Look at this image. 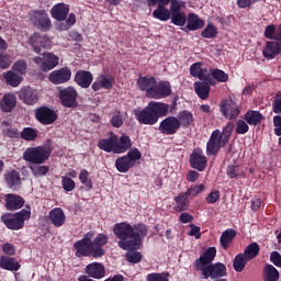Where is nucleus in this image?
Here are the masks:
<instances>
[{
    "mask_svg": "<svg viewBox=\"0 0 281 281\" xmlns=\"http://www.w3.org/2000/svg\"><path fill=\"white\" fill-rule=\"evenodd\" d=\"M30 43L35 54H41V47L44 49H52V40L47 35L35 33L31 36Z\"/></svg>",
    "mask_w": 281,
    "mask_h": 281,
    "instance_id": "4468645a",
    "label": "nucleus"
},
{
    "mask_svg": "<svg viewBox=\"0 0 281 281\" xmlns=\"http://www.w3.org/2000/svg\"><path fill=\"white\" fill-rule=\"evenodd\" d=\"M190 74L193 78H199V80H204V82L212 85V78H210V74L207 72L206 68L202 67L201 63L191 65Z\"/></svg>",
    "mask_w": 281,
    "mask_h": 281,
    "instance_id": "412c9836",
    "label": "nucleus"
},
{
    "mask_svg": "<svg viewBox=\"0 0 281 281\" xmlns=\"http://www.w3.org/2000/svg\"><path fill=\"white\" fill-rule=\"evenodd\" d=\"M2 131L3 135H5L7 137H11L12 139H19V137H21V133L19 132V130L10 126L5 121L2 122Z\"/></svg>",
    "mask_w": 281,
    "mask_h": 281,
    "instance_id": "de8ad7c7",
    "label": "nucleus"
},
{
    "mask_svg": "<svg viewBox=\"0 0 281 281\" xmlns=\"http://www.w3.org/2000/svg\"><path fill=\"white\" fill-rule=\"evenodd\" d=\"M91 238H93V233H88L81 240L74 245L78 258L81 256H90V254H92L93 258H102V256H104V249L94 248Z\"/></svg>",
    "mask_w": 281,
    "mask_h": 281,
    "instance_id": "7ed1b4c3",
    "label": "nucleus"
},
{
    "mask_svg": "<svg viewBox=\"0 0 281 281\" xmlns=\"http://www.w3.org/2000/svg\"><path fill=\"white\" fill-rule=\"evenodd\" d=\"M154 19H157L158 21H170L171 12L168 7H161L158 5L156 10L153 12Z\"/></svg>",
    "mask_w": 281,
    "mask_h": 281,
    "instance_id": "a19ab883",
    "label": "nucleus"
},
{
    "mask_svg": "<svg viewBox=\"0 0 281 281\" xmlns=\"http://www.w3.org/2000/svg\"><path fill=\"white\" fill-rule=\"evenodd\" d=\"M147 281H170V273L168 272H161V273H149L146 277Z\"/></svg>",
    "mask_w": 281,
    "mask_h": 281,
    "instance_id": "6e6d98bb",
    "label": "nucleus"
},
{
    "mask_svg": "<svg viewBox=\"0 0 281 281\" xmlns=\"http://www.w3.org/2000/svg\"><path fill=\"white\" fill-rule=\"evenodd\" d=\"M258 254H260V246L257 243H251L244 251L246 260H254Z\"/></svg>",
    "mask_w": 281,
    "mask_h": 281,
    "instance_id": "49530a36",
    "label": "nucleus"
},
{
    "mask_svg": "<svg viewBox=\"0 0 281 281\" xmlns=\"http://www.w3.org/2000/svg\"><path fill=\"white\" fill-rule=\"evenodd\" d=\"M272 110H273V113H277V114L281 113V92H278L274 95V99L272 102Z\"/></svg>",
    "mask_w": 281,
    "mask_h": 281,
    "instance_id": "338daca9",
    "label": "nucleus"
},
{
    "mask_svg": "<svg viewBox=\"0 0 281 281\" xmlns=\"http://www.w3.org/2000/svg\"><path fill=\"white\" fill-rule=\"evenodd\" d=\"M86 273L87 276H89V278H93L94 280H101V278H104L105 273L104 266L99 262L89 263L86 267Z\"/></svg>",
    "mask_w": 281,
    "mask_h": 281,
    "instance_id": "b1692460",
    "label": "nucleus"
},
{
    "mask_svg": "<svg viewBox=\"0 0 281 281\" xmlns=\"http://www.w3.org/2000/svg\"><path fill=\"white\" fill-rule=\"evenodd\" d=\"M13 71L19 74L20 76H25L27 74V61L19 60L13 64Z\"/></svg>",
    "mask_w": 281,
    "mask_h": 281,
    "instance_id": "052dcab7",
    "label": "nucleus"
},
{
    "mask_svg": "<svg viewBox=\"0 0 281 281\" xmlns=\"http://www.w3.org/2000/svg\"><path fill=\"white\" fill-rule=\"evenodd\" d=\"M180 128L179 119H177V116H168L159 124V131L162 135H175Z\"/></svg>",
    "mask_w": 281,
    "mask_h": 281,
    "instance_id": "f8f14e48",
    "label": "nucleus"
},
{
    "mask_svg": "<svg viewBox=\"0 0 281 281\" xmlns=\"http://www.w3.org/2000/svg\"><path fill=\"white\" fill-rule=\"evenodd\" d=\"M61 187L65 192H74L76 182L69 176H61Z\"/></svg>",
    "mask_w": 281,
    "mask_h": 281,
    "instance_id": "603ef678",
    "label": "nucleus"
},
{
    "mask_svg": "<svg viewBox=\"0 0 281 281\" xmlns=\"http://www.w3.org/2000/svg\"><path fill=\"white\" fill-rule=\"evenodd\" d=\"M274 135L281 137V115L273 116Z\"/></svg>",
    "mask_w": 281,
    "mask_h": 281,
    "instance_id": "774afa93",
    "label": "nucleus"
},
{
    "mask_svg": "<svg viewBox=\"0 0 281 281\" xmlns=\"http://www.w3.org/2000/svg\"><path fill=\"white\" fill-rule=\"evenodd\" d=\"M48 221H50L54 227H63L65 222L67 221V216L65 215V211L60 207H55L49 212Z\"/></svg>",
    "mask_w": 281,
    "mask_h": 281,
    "instance_id": "4be33fe9",
    "label": "nucleus"
},
{
    "mask_svg": "<svg viewBox=\"0 0 281 281\" xmlns=\"http://www.w3.org/2000/svg\"><path fill=\"white\" fill-rule=\"evenodd\" d=\"M190 165L200 172L205 170V166H207V158L203 155V150L195 149L190 156Z\"/></svg>",
    "mask_w": 281,
    "mask_h": 281,
    "instance_id": "a211bd4d",
    "label": "nucleus"
},
{
    "mask_svg": "<svg viewBox=\"0 0 281 281\" xmlns=\"http://www.w3.org/2000/svg\"><path fill=\"white\" fill-rule=\"evenodd\" d=\"M16 106V95L7 93L0 100V109L3 113H12Z\"/></svg>",
    "mask_w": 281,
    "mask_h": 281,
    "instance_id": "393cba45",
    "label": "nucleus"
},
{
    "mask_svg": "<svg viewBox=\"0 0 281 281\" xmlns=\"http://www.w3.org/2000/svg\"><path fill=\"white\" fill-rule=\"evenodd\" d=\"M113 78L106 75H100L92 83L93 91H100V89H112Z\"/></svg>",
    "mask_w": 281,
    "mask_h": 281,
    "instance_id": "c756f323",
    "label": "nucleus"
},
{
    "mask_svg": "<svg viewBox=\"0 0 281 281\" xmlns=\"http://www.w3.org/2000/svg\"><path fill=\"white\" fill-rule=\"evenodd\" d=\"M210 76H212L214 80H217V82H227V80H229V75L221 69H211Z\"/></svg>",
    "mask_w": 281,
    "mask_h": 281,
    "instance_id": "3c124183",
    "label": "nucleus"
},
{
    "mask_svg": "<svg viewBox=\"0 0 281 281\" xmlns=\"http://www.w3.org/2000/svg\"><path fill=\"white\" fill-rule=\"evenodd\" d=\"M0 269H4V271H19V269H21V265L12 257L1 256Z\"/></svg>",
    "mask_w": 281,
    "mask_h": 281,
    "instance_id": "7c9ffc66",
    "label": "nucleus"
},
{
    "mask_svg": "<svg viewBox=\"0 0 281 281\" xmlns=\"http://www.w3.org/2000/svg\"><path fill=\"white\" fill-rule=\"evenodd\" d=\"M278 54H280V44L272 41L267 42L262 48L263 58H267V60H273Z\"/></svg>",
    "mask_w": 281,
    "mask_h": 281,
    "instance_id": "a878e982",
    "label": "nucleus"
},
{
    "mask_svg": "<svg viewBox=\"0 0 281 281\" xmlns=\"http://www.w3.org/2000/svg\"><path fill=\"white\" fill-rule=\"evenodd\" d=\"M245 120L250 126H256L260 124L262 120H265V116H262V114L258 111H248L245 114Z\"/></svg>",
    "mask_w": 281,
    "mask_h": 281,
    "instance_id": "79ce46f5",
    "label": "nucleus"
},
{
    "mask_svg": "<svg viewBox=\"0 0 281 281\" xmlns=\"http://www.w3.org/2000/svg\"><path fill=\"white\" fill-rule=\"evenodd\" d=\"M201 271L205 280H207V278L215 280V278H223V276L227 273V267L221 262H217L215 265L202 267Z\"/></svg>",
    "mask_w": 281,
    "mask_h": 281,
    "instance_id": "9d476101",
    "label": "nucleus"
},
{
    "mask_svg": "<svg viewBox=\"0 0 281 281\" xmlns=\"http://www.w3.org/2000/svg\"><path fill=\"white\" fill-rule=\"evenodd\" d=\"M59 98L61 100V104L67 106L68 109H74L78 106V102L76 101L78 98V92L74 87L65 88L60 91Z\"/></svg>",
    "mask_w": 281,
    "mask_h": 281,
    "instance_id": "9b49d317",
    "label": "nucleus"
},
{
    "mask_svg": "<svg viewBox=\"0 0 281 281\" xmlns=\"http://www.w3.org/2000/svg\"><path fill=\"white\" fill-rule=\"evenodd\" d=\"M263 280L265 281L280 280V272L272 265H266L263 268Z\"/></svg>",
    "mask_w": 281,
    "mask_h": 281,
    "instance_id": "ea45409f",
    "label": "nucleus"
},
{
    "mask_svg": "<svg viewBox=\"0 0 281 281\" xmlns=\"http://www.w3.org/2000/svg\"><path fill=\"white\" fill-rule=\"evenodd\" d=\"M108 243L109 237L104 234H99L92 241V246L94 249H102L103 245H106Z\"/></svg>",
    "mask_w": 281,
    "mask_h": 281,
    "instance_id": "680f3d73",
    "label": "nucleus"
},
{
    "mask_svg": "<svg viewBox=\"0 0 281 281\" xmlns=\"http://www.w3.org/2000/svg\"><path fill=\"white\" fill-rule=\"evenodd\" d=\"M75 81L79 87H82V89H88L91 82H93V75L87 70H79L75 76Z\"/></svg>",
    "mask_w": 281,
    "mask_h": 281,
    "instance_id": "c85d7f7f",
    "label": "nucleus"
},
{
    "mask_svg": "<svg viewBox=\"0 0 281 281\" xmlns=\"http://www.w3.org/2000/svg\"><path fill=\"white\" fill-rule=\"evenodd\" d=\"M215 258H216V248L210 247L195 261V267H196L198 271H201V269H203V267H209L210 265H212V262L214 261Z\"/></svg>",
    "mask_w": 281,
    "mask_h": 281,
    "instance_id": "aec40b11",
    "label": "nucleus"
},
{
    "mask_svg": "<svg viewBox=\"0 0 281 281\" xmlns=\"http://www.w3.org/2000/svg\"><path fill=\"white\" fill-rule=\"evenodd\" d=\"M218 34V30L214 24L209 23L206 27L202 31L201 37L202 38H214Z\"/></svg>",
    "mask_w": 281,
    "mask_h": 281,
    "instance_id": "5fc2aeb1",
    "label": "nucleus"
},
{
    "mask_svg": "<svg viewBox=\"0 0 281 281\" xmlns=\"http://www.w3.org/2000/svg\"><path fill=\"white\" fill-rule=\"evenodd\" d=\"M113 234L119 238V247L128 251V249H139L142 239L146 238L148 228L144 224L132 226L126 222L117 223L113 226Z\"/></svg>",
    "mask_w": 281,
    "mask_h": 281,
    "instance_id": "f257e3e1",
    "label": "nucleus"
},
{
    "mask_svg": "<svg viewBox=\"0 0 281 281\" xmlns=\"http://www.w3.org/2000/svg\"><path fill=\"white\" fill-rule=\"evenodd\" d=\"M190 196L186 194V192H181L179 195L175 198V207L176 212H186L190 205Z\"/></svg>",
    "mask_w": 281,
    "mask_h": 281,
    "instance_id": "72a5a7b5",
    "label": "nucleus"
},
{
    "mask_svg": "<svg viewBox=\"0 0 281 281\" xmlns=\"http://www.w3.org/2000/svg\"><path fill=\"white\" fill-rule=\"evenodd\" d=\"M194 87V91L198 95V98H200V100H207V98H210V83H207V81H196L193 85Z\"/></svg>",
    "mask_w": 281,
    "mask_h": 281,
    "instance_id": "2f4dec72",
    "label": "nucleus"
},
{
    "mask_svg": "<svg viewBox=\"0 0 281 281\" xmlns=\"http://www.w3.org/2000/svg\"><path fill=\"white\" fill-rule=\"evenodd\" d=\"M72 25H76V14L70 13L66 20V22H61L58 26L60 32H67Z\"/></svg>",
    "mask_w": 281,
    "mask_h": 281,
    "instance_id": "4d7b16f0",
    "label": "nucleus"
},
{
    "mask_svg": "<svg viewBox=\"0 0 281 281\" xmlns=\"http://www.w3.org/2000/svg\"><path fill=\"white\" fill-rule=\"evenodd\" d=\"M131 146H133V143L131 142V137H128V135L122 134L121 137H117L116 135L114 155H122V153H126Z\"/></svg>",
    "mask_w": 281,
    "mask_h": 281,
    "instance_id": "5701e85b",
    "label": "nucleus"
},
{
    "mask_svg": "<svg viewBox=\"0 0 281 281\" xmlns=\"http://www.w3.org/2000/svg\"><path fill=\"white\" fill-rule=\"evenodd\" d=\"M24 203L23 198L15 194H7V209L21 210Z\"/></svg>",
    "mask_w": 281,
    "mask_h": 281,
    "instance_id": "58836bf2",
    "label": "nucleus"
},
{
    "mask_svg": "<svg viewBox=\"0 0 281 281\" xmlns=\"http://www.w3.org/2000/svg\"><path fill=\"white\" fill-rule=\"evenodd\" d=\"M49 155H52V150L48 147H29L23 153V159L24 161H29V164L41 166V164H45L49 159Z\"/></svg>",
    "mask_w": 281,
    "mask_h": 281,
    "instance_id": "20e7f679",
    "label": "nucleus"
},
{
    "mask_svg": "<svg viewBox=\"0 0 281 281\" xmlns=\"http://www.w3.org/2000/svg\"><path fill=\"white\" fill-rule=\"evenodd\" d=\"M205 25V22L199 18V15L194 13H190L187 18V27L190 32H196V30H201Z\"/></svg>",
    "mask_w": 281,
    "mask_h": 281,
    "instance_id": "f704fd0d",
    "label": "nucleus"
},
{
    "mask_svg": "<svg viewBox=\"0 0 281 281\" xmlns=\"http://www.w3.org/2000/svg\"><path fill=\"white\" fill-rule=\"evenodd\" d=\"M20 137L21 139H24V142H36V137H38V131L32 127H24L20 133Z\"/></svg>",
    "mask_w": 281,
    "mask_h": 281,
    "instance_id": "a18cd8bd",
    "label": "nucleus"
},
{
    "mask_svg": "<svg viewBox=\"0 0 281 281\" xmlns=\"http://www.w3.org/2000/svg\"><path fill=\"white\" fill-rule=\"evenodd\" d=\"M18 95L24 104L34 105L38 102V92L34 88L24 87L18 92Z\"/></svg>",
    "mask_w": 281,
    "mask_h": 281,
    "instance_id": "6ab92c4d",
    "label": "nucleus"
},
{
    "mask_svg": "<svg viewBox=\"0 0 281 281\" xmlns=\"http://www.w3.org/2000/svg\"><path fill=\"white\" fill-rule=\"evenodd\" d=\"M234 238H236V231L226 229L220 238L222 247L224 249H227V247H229V245L232 244V240H234Z\"/></svg>",
    "mask_w": 281,
    "mask_h": 281,
    "instance_id": "c03bdc74",
    "label": "nucleus"
},
{
    "mask_svg": "<svg viewBox=\"0 0 281 281\" xmlns=\"http://www.w3.org/2000/svg\"><path fill=\"white\" fill-rule=\"evenodd\" d=\"M220 111L226 120H236L240 115V106L233 98L223 100L220 104Z\"/></svg>",
    "mask_w": 281,
    "mask_h": 281,
    "instance_id": "6e6552de",
    "label": "nucleus"
},
{
    "mask_svg": "<svg viewBox=\"0 0 281 281\" xmlns=\"http://www.w3.org/2000/svg\"><path fill=\"white\" fill-rule=\"evenodd\" d=\"M35 117L41 124H54L55 120H58V114L52 109L40 108L35 113Z\"/></svg>",
    "mask_w": 281,
    "mask_h": 281,
    "instance_id": "f3484780",
    "label": "nucleus"
},
{
    "mask_svg": "<svg viewBox=\"0 0 281 281\" xmlns=\"http://www.w3.org/2000/svg\"><path fill=\"white\" fill-rule=\"evenodd\" d=\"M31 172L34 175V177H45L47 172H49V167L47 166H32Z\"/></svg>",
    "mask_w": 281,
    "mask_h": 281,
    "instance_id": "e2e57ef3",
    "label": "nucleus"
},
{
    "mask_svg": "<svg viewBox=\"0 0 281 281\" xmlns=\"http://www.w3.org/2000/svg\"><path fill=\"white\" fill-rule=\"evenodd\" d=\"M3 78L10 87H19L21 82H23V76L19 75V72H15L14 70L7 71L3 75Z\"/></svg>",
    "mask_w": 281,
    "mask_h": 281,
    "instance_id": "4c0bfd02",
    "label": "nucleus"
},
{
    "mask_svg": "<svg viewBox=\"0 0 281 281\" xmlns=\"http://www.w3.org/2000/svg\"><path fill=\"white\" fill-rule=\"evenodd\" d=\"M186 8V2L181 0H172L170 3V21L173 25L178 27H183L188 21V16L186 12L181 11V9Z\"/></svg>",
    "mask_w": 281,
    "mask_h": 281,
    "instance_id": "423d86ee",
    "label": "nucleus"
},
{
    "mask_svg": "<svg viewBox=\"0 0 281 281\" xmlns=\"http://www.w3.org/2000/svg\"><path fill=\"white\" fill-rule=\"evenodd\" d=\"M115 142L116 135L111 134L109 138L99 140L98 146L100 150H104L105 153H115Z\"/></svg>",
    "mask_w": 281,
    "mask_h": 281,
    "instance_id": "c9c22d12",
    "label": "nucleus"
},
{
    "mask_svg": "<svg viewBox=\"0 0 281 281\" xmlns=\"http://www.w3.org/2000/svg\"><path fill=\"white\" fill-rule=\"evenodd\" d=\"M79 181L88 188V190H91L93 188V182H91V179H89V171L87 169H82L79 173Z\"/></svg>",
    "mask_w": 281,
    "mask_h": 281,
    "instance_id": "13d9d810",
    "label": "nucleus"
},
{
    "mask_svg": "<svg viewBox=\"0 0 281 281\" xmlns=\"http://www.w3.org/2000/svg\"><path fill=\"white\" fill-rule=\"evenodd\" d=\"M30 216H32V211H30V209H23L12 217L5 218L4 225L8 229H22L23 225H25V221H29Z\"/></svg>",
    "mask_w": 281,
    "mask_h": 281,
    "instance_id": "0eeeda50",
    "label": "nucleus"
},
{
    "mask_svg": "<svg viewBox=\"0 0 281 281\" xmlns=\"http://www.w3.org/2000/svg\"><path fill=\"white\" fill-rule=\"evenodd\" d=\"M249 123L243 121V120H238L236 122V133L238 135H245V133L249 132Z\"/></svg>",
    "mask_w": 281,
    "mask_h": 281,
    "instance_id": "0e129e2a",
    "label": "nucleus"
},
{
    "mask_svg": "<svg viewBox=\"0 0 281 281\" xmlns=\"http://www.w3.org/2000/svg\"><path fill=\"white\" fill-rule=\"evenodd\" d=\"M136 249H127L126 260L132 262V265H137V262H142V252L135 251Z\"/></svg>",
    "mask_w": 281,
    "mask_h": 281,
    "instance_id": "bf43d9fd",
    "label": "nucleus"
},
{
    "mask_svg": "<svg viewBox=\"0 0 281 281\" xmlns=\"http://www.w3.org/2000/svg\"><path fill=\"white\" fill-rule=\"evenodd\" d=\"M202 192H205V184H193L186 191V194L190 199H194L199 194H202Z\"/></svg>",
    "mask_w": 281,
    "mask_h": 281,
    "instance_id": "8fccbe9b",
    "label": "nucleus"
},
{
    "mask_svg": "<svg viewBox=\"0 0 281 281\" xmlns=\"http://www.w3.org/2000/svg\"><path fill=\"white\" fill-rule=\"evenodd\" d=\"M177 120L180 127L182 126V128H188L194 123V115L190 111L182 110L178 113Z\"/></svg>",
    "mask_w": 281,
    "mask_h": 281,
    "instance_id": "473e14b6",
    "label": "nucleus"
},
{
    "mask_svg": "<svg viewBox=\"0 0 281 281\" xmlns=\"http://www.w3.org/2000/svg\"><path fill=\"white\" fill-rule=\"evenodd\" d=\"M58 56L54 55L53 53H44L41 56L34 57L33 63L35 65H38L40 69L42 71H52V69H55V67H58L59 63Z\"/></svg>",
    "mask_w": 281,
    "mask_h": 281,
    "instance_id": "1a4fd4ad",
    "label": "nucleus"
},
{
    "mask_svg": "<svg viewBox=\"0 0 281 281\" xmlns=\"http://www.w3.org/2000/svg\"><path fill=\"white\" fill-rule=\"evenodd\" d=\"M139 159H142V151L134 147L127 151V155L119 157L115 160V168L119 172H128L131 168L137 166Z\"/></svg>",
    "mask_w": 281,
    "mask_h": 281,
    "instance_id": "39448f33",
    "label": "nucleus"
},
{
    "mask_svg": "<svg viewBox=\"0 0 281 281\" xmlns=\"http://www.w3.org/2000/svg\"><path fill=\"white\" fill-rule=\"evenodd\" d=\"M50 14L56 21H65L69 14V7L65 3H57L52 8Z\"/></svg>",
    "mask_w": 281,
    "mask_h": 281,
    "instance_id": "cd10ccee",
    "label": "nucleus"
},
{
    "mask_svg": "<svg viewBox=\"0 0 281 281\" xmlns=\"http://www.w3.org/2000/svg\"><path fill=\"white\" fill-rule=\"evenodd\" d=\"M225 144L226 143H223L221 139V131L215 130L206 144V155H216L221 146H225Z\"/></svg>",
    "mask_w": 281,
    "mask_h": 281,
    "instance_id": "dca6fc26",
    "label": "nucleus"
},
{
    "mask_svg": "<svg viewBox=\"0 0 281 281\" xmlns=\"http://www.w3.org/2000/svg\"><path fill=\"white\" fill-rule=\"evenodd\" d=\"M34 24L41 30H47L52 25V21H49V15L45 12H35L34 14Z\"/></svg>",
    "mask_w": 281,
    "mask_h": 281,
    "instance_id": "e433bc0d",
    "label": "nucleus"
},
{
    "mask_svg": "<svg viewBox=\"0 0 281 281\" xmlns=\"http://www.w3.org/2000/svg\"><path fill=\"white\" fill-rule=\"evenodd\" d=\"M155 85H157V80L155 77H139L137 80V87L140 91H146V97L150 98V91L155 89Z\"/></svg>",
    "mask_w": 281,
    "mask_h": 281,
    "instance_id": "bb28decb",
    "label": "nucleus"
},
{
    "mask_svg": "<svg viewBox=\"0 0 281 281\" xmlns=\"http://www.w3.org/2000/svg\"><path fill=\"white\" fill-rule=\"evenodd\" d=\"M49 82L52 85H65L71 80V69L64 67L58 70H54L48 76Z\"/></svg>",
    "mask_w": 281,
    "mask_h": 281,
    "instance_id": "ddd939ff",
    "label": "nucleus"
},
{
    "mask_svg": "<svg viewBox=\"0 0 281 281\" xmlns=\"http://www.w3.org/2000/svg\"><path fill=\"white\" fill-rule=\"evenodd\" d=\"M12 65V57L8 54L0 53V69H8Z\"/></svg>",
    "mask_w": 281,
    "mask_h": 281,
    "instance_id": "69168bd1",
    "label": "nucleus"
},
{
    "mask_svg": "<svg viewBox=\"0 0 281 281\" xmlns=\"http://www.w3.org/2000/svg\"><path fill=\"white\" fill-rule=\"evenodd\" d=\"M4 179L9 188H15L16 186H21V176L16 170L9 171L5 175Z\"/></svg>",
    "mask_w": 281,
    "mask_h": 281,
    "instance_id": "37998d69",
    "label": "nucleus"
},
{
    "mask_svg": "<svg viewBox=\"0 0 281 281\" xmlns=\"http://www.w3.org/2000/svg\"><path fill=\"white\" fill-rule=\"evenodd\" d=\"M249 259H247V257H245L244 254H239L235 257L234 259V263L233 267L235 269V271H237L238 273H240V271H243V269H245V266L247 265V261Z\"/></svg>",
    "mask_w": 281,
    "mask_h": 281,
    "instance_id": "09e8293b",
    "label": "nucleus"
},
{
    "mask_svg": "<svg viewBox=\"0 0 281 281\" xmlns=\"http://www.w3.org/2000/svg\"><path fill=\"white\" fill-rule=\"evenodd\" d=\"M170 93H172L170 82L160 81L158 85L155 83L153 91H149V98H151L153 100H161L164 98H168Z\"/></svg>",
    "mask_w": 281,
    "mask_h": 281,
    "instance_id": "2eb2a0df",
    "label": "nucleus"
},
{
    "mask_svg": "<svg viewBox=\"0 0 281 281\" xmlns=\"http://www.w3.org/2000/svg\"><path fill=\"white\" fill-rule=\"evenodd\" d=\"M234 131V123H228L223 130L222 134L220 132V139L223 144H227L229 142V137H232V133Z\"/></svg>",
    "mask_w": 281,
    "mask_h": 281,
    "instance_id": "864d4df0",
    "label": "nucleus"
},
{
    "mask_svg": "<svg viewBox=\"0 0 281 281\" xmlns=\"http://www.w3.org/2000/svg\"><path fill=\"white\" fill-rule=\"evenodd\" d=\"M170 111V105L164 102L150 101L143 110L135 111V117L139 124L155 126L159 122V117H166Z\"/></svg>",
    "mask_w": 281,
    "mask_h": 281,
    "instance_id": "f03ea898",
    "label": "nucleus"
}]
</instances>
